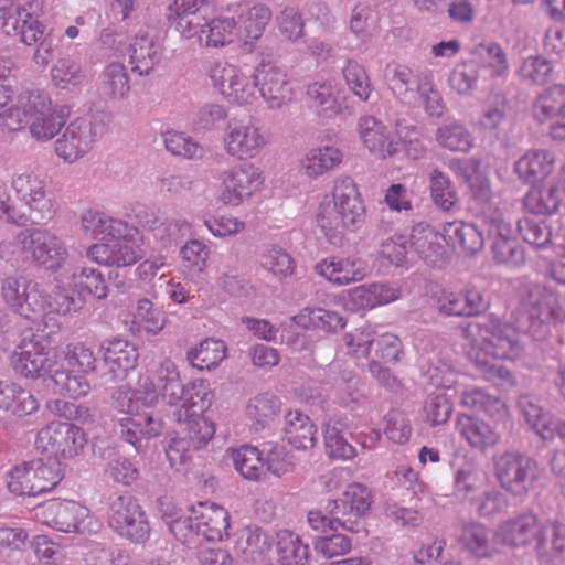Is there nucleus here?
Returning <instances> with one entry per match:
<instances>
[{"label":"nucleus","mask_w":565,"mask_h":565,"mask_svg":"<svg viewBox=\"0 0 565 565\" xmlns=\"http://www.w3.org/2000/svg\"><path fill=\"white\" fill-rule=\"evenodd\" d=\"M466 337L468 358L482 376L497 384L512 383L511 372L498 360H514L521 354L516 328L494 316L471 326Z\"/></svg>","instance_id":"nucleus-1"},{"label":"nucleus","mask_w":565,"mask_h":565,"mask_svg":"<svg viewBox=\"0 0 565 565\" xmlns=\"http://www.w3.org/2000/svg\"><path fill=\"white\" fill-rule=\"evenodd\" d=\"M331 203H322L317 223L331 244H338L344 232H356L365 223L366 207L359 185L351 177L334 180Z\"/></svg>","instance_id":"nucleus-2"},{"label":"nucleus","mask_w":565,"mask_h":565,"mask_svg":"<svg viewBox=\"0 0 565 565\" xmlns=\"http://www.w3.org/2000/svg\"><path fill=\"white\" fill-rule=\"evenodd\" d=\"M1 257L19 263L32 259L36 265L51 270L55 276L70 265L65 243L56 234L43 228H25L20 231L12 242L2 243Z\"/></svg>","instance_id":"nucleus-3"},{"label":"nucleus","mask_w":565,"mask_h":565,"mask_svg":"<svg viewBox=\"0 0 565 565\" xmlns=\"http://www.w3.org/2000/svg\"><path fill=\"white\" fill-rule=\"evenodd\" d=\"M54 281L56 288L55 311L60 315L79 311L85 305L83 291L99 300L108 296V287L103 274L79 260L73 259L60 276H54Z\"/></svg>","instance_id":"nucleus-4"},{"label":"nucleus","mask_w":565,"mask_h":565,"mask_svg":"<svg viewBox=\"0 0 565 565\" xmlns=\"http://www.w3.org/2000/svg\"><path fill=\"white\" fill-rule=\"evenodd\" d=\"M161 391V401L177 409L196 408L206 411L212 403V392L201 380L183 384L180 372L171 359L161 360L151 375Z\"/></svg>","instance_id":"nucleus-5"},{"label":"nucleus","mask_w":565,"mask_h":565,"mask_svg":"<svg viewBox=\"0 0 565 565\" xmlns=\"http://www.w3.org/2000/svg\"><path fill=\"white\" fill-rule=\"evenodd\" d=\"M139 401L135 397V391L127 386L118 387L113 394V406L125 414L118 420L120 435L137 450L141 447L142 439L159 436L163 429V420L152 412H140Z\"/></svg>","instance_id":"nucleus-6"},{"label":"nucleus","mask_w":565,"mask_h":565,"mask_svg":"<svg viewBox=\"0 0 565 565\" xmlns=\"http://www.w3.org/2000/svg\"><path fill=\"white\" fill-rule=\"evenodd\" d=\"M203 412L191 407L173 412V418L180 425L182 436L172 438L166 448L167 458L172 467L184 463L193 450L201 449L213 437L214 425L202 416Z\"/></svg>","instance_id":"nucleus-7"},{"label":"nucleus","mask_w":565,"mask_h":565,"mask_svg":"<svg viewBox=\"0 0 565 565\" xmlns=\"http://www.w3.org/2000/svg\"><path fill=\"white\" fill-rule=\"evenodd\" d=\"M0 295L4 305L20 317L34 321L46 315L50 296L41 284L25 275H10L2 279Z\"/></svg>","instance_id":"nucleus-8"},{"label":"nucleus","mask_w":565,"mask_h":565,"mask_svg":"<svg viewBox=\"0 0 565 565\" xmlns=\"http://www.w3.org/2000/svg\"><path fill=\"white\" fill-rule=\"evenodd\" d=\"M143 237L140 231L127 223L119 234L105 242L95 243L86 250V257L106 267H126L136 264L143 255Z\"/></svg>","instance_id":"nucleus-9"},{"label":"nucleus","mask_w":565,"mask_h":565,"mask_svg":"<svg viewBox=\"0 0 565 565\" xmlns=\"http://www.w3.org/2000/svg\"><path fill=\"white\" fill-rule=\"evenodd\" d=\"M63 479L61 462L55 457L23 462L11 470L8 488L17 495L35 497L53 490Z\"/></svg>","instance_id":"nucleus-10"},{"label":"nucleus","mask_w":565,"mask_h":565,"mask_svg":"<svg viewBox=\"0 0 565 565\" xmlns=\"http://www.w3.org/2000/svg\"><path fill=\"white\" fill-rule=\"evenodd\" d=\"M31 7V3H28ZM2 30L7 35L19 36L25 45L39 43L33 60L39 65H46L53 56V41L43 38L45 26L33 17L30 8L12 4L3 14Z\"/></svg>","instance_id":"nucleus-11"},{"label":"nucleus","mask_w":565,"mask_h":565,"mask_svg":"<svg viewBox=\"0 0 565 565\" xmlns=\"http://www.w3.org/2000/svg\"><path fill=\"white\" fill-rule=\"evenodd\" d=\"M107 520L109 527L132 544H145L150 537V523L138 500L129 493L110 499Z\"/></svg>","instance_id":"nucleus-12"},{"label":"nucleus","mask_w":565,"mask_h":565,"mask_svg":"<svg viewBox=\"0 0 565 565\" xmlns=\"http://www.w3.org/2000/svg\"><path fill=\"white\" fill-rule=\"evenodd\" d=\"M217 182L216 200L223 205L237 207L260 190L265 177L254 163L241 162L221 170Z\"/></svg>","instance_id":"nucleus-13"},{"label":"nucleus","mask_w":565,"mask_h":565,"mask_svg":"<svg viewBox=\"0 0 565 565\" xmlns=\"http://www.w3.org/2000/svg\"><path fill=\"white\" fill-rule=\"evenodd\" d=\"M267 145L258 121L250 116L231 118L223 135L225 152L239 160L256 158Z\"/></svg>","instance_id":"nucleus-14"},{"label":"nucleus","mask_w":565,"mask_h":565,"mask_svg":"<svg viewBox=\"0 0 565 565\" xmlns=\"http://www.w3.org/2000/svg\"><path fill=\"white\" fill-rule=\"evenodd\" d=\"M36 516L46 525L65 533L86 534L98 527L88 509L75 501L50 500L36 508Z\"/></svg>","instance_id":"nucleus-15"},{"label":"nucleus","mask_w":565,"mask_h":565,"mask_svg":"<svg viewBox=\"0 0 565 565\" xmlns=\"http://www.w3.org/2000/svg\"><path fill=\"white\" fill-rule=\"evenodd\" d=\"M372 498L370 490L361 483H351L342 497L328 502L326 509L333 515V522L351 533L364 530V516L370 511Z\"/></svg>","instance_id":"nucleus-16"},{"label":"nucleus","mask_w":565,"mask_h":565,"mask_svg":"<svg viewBox=\"0 0 565 565\" xmlns=\"http://www.w3.org/2000/svg\"><path fill=\"white\" fill-rule=\"evenodd\" d=\"M104 134V125L86 118L72 120L55 141V153L67 163L84 158Z\"/></svg>","instance_id":"nucleus-17"},{"label":"nucleus","mask_w":565,"mask_h":565,"mask_svg":"<svg viewBox=\"0 0 565 565\" xmlns=\"http://www.w3.org/2000/svg\"><path fill=\"white\" fill-rule=\"evenodd\" d=\"M500 486L512 495L524 498L536 480L535 462L519 452H504L494 462Z\"/></svg>","instance_id":"nucleus-18"},{"label":"nucleus","mask_w":565,"mask_h":565,"mask_svg":"<svg viewBox=\"0 0 565 565\" xmlns=\"http://www.w3.org/2000/svg\"><path fill=\"white\" fill-rule=\"evenodd\" d=\"M87 444L84 430L68 422H51L39 430L36 448L63 458L78 456Z\"/></svg>","instance_id":"nucleus-19"},{"label":"nucleus","mask_w":565,"mask_h":565,"mask_svg":"<svg viewBox=\"0 0 565 565\" xmlns=\"http://www.w3.org/2000/svg\"><path fill=\"white\" fill-rule=\"evenodd\" d=\"M213 86L228 102L250 104L256 97V85L252 74L228 62H215L210 68Z\"/></svg>","instance_id":"nucleus-20"},{"label":"nucleus","mask_w":565,"mask_h":565,"mask_svg":"<svg viewBox=\"0 0 565 565\" xmlns=\"http://www.w3.org/2000/svg\"><path fill=\"white\" fill-rule=\"evenodd\" d=\"M256 89L269 109H280L294 96L288 72L271 62L263 61L252 73Z\"/></svg>","instance_id":"nucleus-21"},{"label":"nucleus","mask_w":565,"mask_h":565,"mask_svg":"<svg viewBox=\"0 0 565 565\" xmlns=\"http://www.w3.org/2000/svg\"><path fill=\"white\" fill-rule=\"evenodd\" d=\"M12 190L19 201L30 211L33 223L53 218L55 206L49 196L44 181L33 172H23L12 179Z\"/></svg>","instance_id":"nucleus-22"},{"label":"nucleus","mask_w":565,"mask_h":565,"mask_svg":"<svg viewBox=\"0 0 565 565\" xmlns=\"http://www.w3.org/2000/svg\"><path fill=\"white\" fill-rule=\"evenodd\" d=\"M56 354L52 348L38 339H24L11 358L13 370L24 377H39L45 373L52 374L57 365Z\"/></svg>","instance_id":"nucleus-23"},{"label":"nucleus","mask_w":565,"mask_h":565,"mask_svg":"<svg viewBox=\"0 0 565 565\" xmlns=\"http://www.w3.org/2000/svg\"><path fill=\"white\" fill-rule=\"evenodd\" d=\"M520 309L527 315L530 324L520 326L524 331L536 329L553 318L556 296L547 287L537 282H522L516 288Z\"/></svg>","instance_id":"nucleus-24"},{"label":"nucleus","mask_w":565,"mask_h":565,"mask_svg":"<svg viewBox=\"0 0 565 565\" xmlns=\"http://www.w3.org/2000/svg\"><path fill=\"white\" fill-rule=\"evenodd\" d=\"M488 235L492 238L493 258L498 264L519 267L525 260L524 250L514 237V228L508 215L499 218L486 216Z\"/></svg>","instance_id":"nucleus-25"},{"label":"nucleus","mask_w":565,"mask_h":565,"mask_svg":"<svg viewBox=\"0 0 565 565\" xmlns=\"http://www.w3.org/2000/svg\"><path fill=\"white\" fill-rule=\"evenodd\" d=\"M53 108L50 95L42 89H25L18 96L17 103L0 113L4 125L11 130H19L35 117L45 115Z\"/></svg>","instance_id":"nucleus-26"},{"label":"nucleus","mask_w":565,"mask_h":565,"mask_svg":"<svg viewBox=\"0 0 565 565\" xmlns=\"http://www.w3.org/2000/svg\"><path fill=\"white\" fill-rule=\"evenodd\" d=\"M162 51V45L153 33L140 30L127 49L131 72L148 76L159 64Z\"/></svg>","instance_id":"nucleus-27"},{"label":"nucleus","mask_w":565,"mask_h":565,"mask_svg":"<svg viewBox=\"0 0 565 565\" xmlns=\"http://www.w3.org/2000/svg\"><path fill=\"white\" fill-rule=\"evenodd\" d=\"M316 273L334 286H347L364 279L365 263L356 256H332L318 262Z\"/></svg>","instance_id":"nucleus-28"},{"label":"nucleus","mask_w":565,"mask_h":565,"mask_svg":"<svg viewBox=\"0 0 565 565\" xmlns=\"http://www.w3.org/2000/svg\"><path fill=\"white\" fill-rule=\"evenodd\" d=\"M446 236L426 223L413 226L409 243L416 254L429 266H443L446 262Z\"/></svg>","instance_id":"nucleus-29"},{"label":"nucleus","mask_w":565,"mask_h":565,"mask_svg":"<svg viewBox=\"0 0 565 565\" xmlns=\"http://www.w3.org/2000/svg\"><path fill=\"white\" fill-rule=\"evenodd\" d=\"M438 310L446 316L472 317L484 312L489 301L475 287L462 291H443L437 300Z\"/></svg>","instance_id":"nucleus-30"},{"label":"nucleus","mask_w":565,"mask_h":565,"mask_svg":"<svg viewBox=\"0 0 565 565\" xmlns=\"http://www.w3.org/2000/svg\"><path fill=\"white\" fill-rule=\"evenodd\" d=\"M358 134L363 146L379 158L385 159L398 151L399 142L390 136L387 127L374 116L360 117Z\"/></svg>","instance_id":"nucleus-31"},{"label":"nucleus","mask_w":565,"mask_h":565,"mask_svg":"<svg viewBox=\"0 0 565 565\" xmlns=\"http://www.w3.org/2000/svg\"><path fill=\"white\" fill-rule=\"evenodd\" d=\"M233 12L237 39L245 43L259 39L271 18L270 9L260 3L242 2L235 6Z\"/></svg>","instance_id":"nucleus-32"},{"label":"nucleus","mask_w":565,"mask_h":565,"mask_svg":"<svg viewBox=\"0 0 565 565\" xmlns=\"http://www.w3.org/2000/svg\"><path fill=\"white\" fill-rule=\"evenodd\" d=\"M192 513L196 520L195 531H198L199 537L215 542L227 535L230 515L224 508L200 502L196 507H192Z\"/></svg>","instance_id":"nucleus-33"},{"label":"nucleus","mask_w":565,"mask_h":565,"mask_svg":"<svg viewBox=\"0 0 565 565\" xmlns=\"http://www.w3.org/2000/svg\"><path fill=\"white\" fill-rule=\"evenodd\" d=\"M209 0H174L167 8V20L184 39H193L204 18L199 11Z\"/></svg>","instance_id":"nucleus-34"},{"label":"nucleus","mask_w":565,"mask_h":565,"mask_svg":"<svg viewBox=\"0 0 565 565\" xmlns=\"http://www.w3.org/2000/svg\"><path fill=\"white\" fill-rule=\"evenodd\" d=\"M456 430L471 448L480 451L493 448L500 440V434L494 427L480 418L466 414L458 415Z\"/></svg>","instance_id":"nucleus-35"},{"label":"nucleus","mask_w":565,"mask_h":565,"mask_svg":"<svg viewBox=\"0 0 565 565\" xmlns=\"http://www.w3.org/2000/svg\"><path fill=\"white\" fill-rule=\"evenodd\" d=\"M497 532L477 522L466 523L461 527L459 543L476 558H489L498 552Z\"/></svg>","instance_id":"nucleus-36"},{"label":"nucleus","mask_w":565,"mask_h":565,"mask_svg":"<svg viewBox=\"0 0 565 565\" xmlns=\"http://www.w3.org/2000/svg\"><path fill=\"white\" fill-rule=\"evenodd\" d=\"M539 519L534 513H523L501 523L497 536L510 546H524L531 543L539 532Z\"/></svg>","instance_id":"nucleus-37"},{"label":"nucleus","mask_w":565,"mask_h":565,"mask_svg":"<svg viewBox=\"0 0 565 565\" xmlns=\"http://www.w3.org/2000/svg\"><path fill=\"white\" fill-rule=\"evenodd\" d=\"M104 362L111 381L124 379L138 361L135 345L121 339H113L104 348Z\"/></svg>","instance_id":"nucleus-38"},{"label":"nucleus","mask_w":565,"mask_h":565,"mask_svg":"<svg viewBox=\"0 0 565 565\" xmlns=\"http://www.w3.org/2000/svg\"><path fill=\"white\" fill-rule=\"evenodd\" d=\"M316 433L317 429L309 416L298 409L286 413L282 437L295 449L312 448L317 441Z\"/></svg>","instance_id":"nucleus-39"},{"label":"nucleus","mask_w":565,"mask_h":565,"mask_svg":"<svg viewBox=\"0 0 565 565\" xmlns=\"http://www.w3.org/2000/svg\"><path fill=\"white\" fill-rule=\"evenodd\" d=\"M518 405L525 422L542 439L550 440L556 436L563 422L544 412L535 397L523 395Z\"/></svg>","instance_id":"nucleus-40"},{"label":"nucleus","mask_w":565,"mask_h":565,"mask_svg":"<svg viewBox=\"0 0 565 565\" xmlns=\"http://www.w3.org/2000/svg\"><path fill=\"white\" fill-rule=\"evenodd\" d=\"M38 408L39 402L30 391L11 381L0 382V411L7 415L22 417Z\"/></svg>","instance_id":"nucleus-41"},{"label":"nucleus","mask_w":565,"mask_h":565,"mask_svg":"<svg viewBox=\"0 0 565 565\" xmlns=\"http://www.w3.org/2000/svg\"><path fill=\"white\" fill-rule=\"evenodd\" d=\"M554 154L547 150H530L514 164V172L527 183H536L546 179L553 171Z\"/></svg>","instance_id":"nucleus-42"},{"label":"nucleus","mask_w":565,"mask_h":565,"mask_svg":"<svg viewBox=\"0 0 565 565\" xmlns=\"http://www.w3.org/2000/svg\"><path fill=\"white\" fill-rule=\"evenodd\" d=\"M536 552L541 558L551 562L565 553V524L551 520L540 524L536 535Z\"/></svg>","instance_id":"nucleus-43"},{"label":"nucleus","mask_w":565,"mask_h":565,"mask_svg":"<svg viewBox=\"0 0 565 565\" xmlns=\"http://www.w3.org/2000/svg\"><path fill=\"white\" fill-rule=\"evenodd\" d=\"M198 42L206 47H221L237 38V25L232 17L215 18L210 22L201 21L195 34Z\"/></svg>","instance_id":"nucleus-44"},{"label":"nucleus","mask_w":565,"mask_h":565,"mask_svg":"<svg viewBox=\"0 0 565 565\" xmlns=\"http://www.w3.org/2000/svg\"><path fill=\"white\" fill-rule=\"evenodd\" d=\"M436 142L452 152H469L475 146V138L469 129L457 119H447L435 131Z\"/></svg>","instance_id":"nucleus-45"},{"label":"nucleus","mask_w":565,"mask_h":565,"mask_svg":"<svg viewBox=\"0 0 565 565\" xmlns=\"http://www.w3.org/2000/svg\"><path fill=\"white\" fill-rule=\"evenodd\" d=\"M343 160V153L333 146H323L310 149L301 160V169L309 179L337 168Z\"/></svg>","instance_id":"nucleus-46"},{"label":"nucleus","mask_w":565,"mask_h":565,"mask_svg":"<svg viewBox=\"0 0 565 565\" xmlns=\"http://www.w3.org/2000/svg\"><path fill=\"white\" fill-rule=\"evenodd\" d=\"M444 233L454 247H459L466 254H477L484 246V238L479 228L462 221L448 222Z\"/></svg>","instance_id":"nucleus-47"},{"label":"nucleus","mask_w":565,"mask_h":565,"mask_svg":"<svg viewBox=\"0 0 565 565\" xmlns=\"http://www.w3.org/2000/svg\"><path fill=\"white\" fill-rule=\"evenodd\" d=\"M126 221L111 217L99 211H86L82 214L81 226L85 235L105 242L109 236L125 230Z\"/></svg>","instance_id":"nucleus-48"},{"label":"nucleus","mask_w":565,"mask_h":565,"mask_svg":"<svg viewBox=\"0 0 565 565\" xmlns=\"http://www.w3.org/2000/svg\"><path fill=\"white\" fill-rule=\"evenodd\" d=\"M276 546L280 565H309V547L299 535L289 530L276 533Z\"/></svg>","instance_id":"nucleus-49"},{"label":"nucleus","mask_w":565,"mask_h":565,"mask_svg":"<svg viewBox=\"0 0 565 565\" xmlns=\"http://www.w3.org/2000/svg\"><path fill=\"white\" fill-rule=\"evenodd\" d=\"M470 195L477 209V213L482 224L487 223V217L499 218L505 214L492 201L493 194L490 180L481 174H476L469 179Z\"/></svg>","instance_id":"nucleus-50"},{"label":"nucleus","mask_w":565,"mask_h":565,"mask_svg":"<svg viewBox=\"0 0 565 565\" xmlns=\"http://www.w3.org/2000/svg\"><path fill=\"white\" fill-rule=\"evenodd\" d=\"M226 358V345L224 341L207 338L186 353V360L198 370H212Z\"/></svg>","instance_id":"nucleus-51"},{"label":"nucleus","mask_w":565,"mask_h":565,"mask_svg":"<svg viewBox=\"0 0 565 565\" xmlns=\"http://www.w3.org/2000/svg\"><path fill=\"white\" fill-rule=\"evenodd\" d=\"M281 403L277 396L263 393L250 398L246 405V416L255 431L267 427L280 411Z\"/></svg>","instance_id":"nucleus-52"},{"label":"nucleus","mask_w":565,"mask_h":565,"mask_svg":"<svg viewBox=\"0 0 565 565\" xmlns=\"http://www.w3.org/2000/svg\"><path fill=\"white\" fill-rule=\"evenodd\" d=\"M49 386L54 394L71 398L86 396L90 391V384L84 375L73 374L58 365L52 370Z\"/></svg>","instance_id":"nucleus-53"},{"label":"nucleus","mask_w":565,"mask_h":565,"mask_svg":"<svg viewBox=\"0 0 565 565\" xmlns=\"http://www.w3.org/2000/svg\"><path fill=\"white\" fill-rule=\"evenodd\" d=\"M297 324L306 329L321 330L324 332H337L345 327L343 317L337 311L323 308H305L295 317Z\"/></svg>","instance_id":"nucleus-54"},{"label":"nucleus","mask_w":565,"mask_h":565,"mask_svg":"<svg viewBox=\"0 0 565 565\" xmlns=\"http://www.w3.org/2000/svg\"><path fill=\"white\" fill-rule=\"evenodd\" d=\"M100 90L109 99L127 97L130 85L126 66L119 62L107 64L102 73Z\"/></svg>","instance_id":"nucleus-55"},{"label":"nucleus","mask_w":565,"mask_h":565,"mask_svg":"<svg viewBox=\"0 0 565 565\" xmlns=\"http://www.w3.org/2000/svg\"><path fill=\"white\" fill-rule=\"evenodd\" d=\"M562 192L556 186L531 189L524 198V207L536 215H551L558 211Z\"/></svg>","instance_id":"nucleus-56"},{"label":"nucleus","mask_w":565,"mask_h":565,"mask_svg":"<svg viewBox=\"0 0 565 565\" xmlns=\"http://www.w3.org/2000/svg\"><path fill=\"white\" fill-rule=\"evenodd\" d=\"M306 96L311 107H315L324 117H331L340 109L333 84L329 79L308 84Z\"/></svg>","instance_id":"nucleus-57"},{"label":"nucleus","mask_w":565,"mask_h":565,"mask_svg":"<svg viewBox=\"0 0 565 565\" xmlns=\"http://www.w3.org/2000/svg\"><path fill=\"white\" fill-rule=\"evenodd\" d=\"M231 458L236 471L248 480H258L264 472L265 462L257 447L244 445L233 449Z\"/></svg>","instance_id":"nucleus-58"},{"label":"nucleus","mask_w":565,"mask_h":565,"mask_svg":"<svg viewBox=\"0 0 565 565\" xmlns=\"http://www.w3.org/2000/svg\"><path fill=\"white\" fill-rule=\"evenodd\" d=\"M429 190L434 204L443 211H450L458 204L459 198L455 184L439 169L429 173Z\"/></svg>","instance_id":"nucleus-59"},{"label":"nucleus","mask_w":565,"mask_h":565,"mask_svg":"<svg viewBox=\"0 0 565 565\" xmlns=\"http://www.w3.org/2000/svg\"><path fill=\"white\" fill-rule=\"evenodd\" d=\"M565 113V85L557 84L544 89L535 99L534 115L540 121Z\"/></svg>","instance_id":"nucleus-60"},{"label":"nucleus","mask_w":565,"mask_h":565,"mask_svg":"<svg viewBox=\"0 0 565 565\" xmlns=\"http://www.w3.org/2000/svg\"><path fill=\"white\" fill-rule=\"evenodd\" d=\"M475 63L488 70L490 76H500L508 70V58L501 45L495 42L478 44L473 51Z\"/></svg>","instance_id":"nucleus-61"},{"label":"nucleus","mask_w":565,"mask_h":565,"mask_svg":"<svg viewBox=\"0 0 565 565\" xmlns=\"http://www.w3.org/2000/svg\"><path fill=\"white\" fill-rule=\"evenodd\" d=\"M385 77L388 87L399 100L412 103L414 93L411 85L414 83V73L408 66L398 63L387 64Z\"/></svg>","instance_id":"nucleus-62"},{"label":"nucleus","mask_w":565,"mask_h":565,"mask_svg":"<svg viewBox=\"0 0 565 565\" xmlns=\"http://www.w3.org/2000/svg\"><path fill=\"white\" fill-rule=\"evenodd\" d=\"M166 149L174 156L195 160L204 157V148L190 136L179 131H167L163 135Z\"/></svg>","instance_id":"nucleus-63"},{"label":"nucleus","mask_w":565,"mask_h":565,"mask_svg":"<svg viewBox=\"0 0 565 565\" xmlns=\"http://www.w3.org/2000/svg\"><path fill=\"white\" fill-rule=\"evenodd\" d=\"M31 137L40 142L52 140L65 125L64 118L54 108L26 122Z\"/></svg>","instance_id":"nucleus-64"}]
</instances>
